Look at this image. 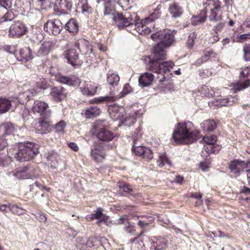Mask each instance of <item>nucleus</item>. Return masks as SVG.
Listing matches in <instances>:
<instances>
[{
  "label": "nucleus",
  "instance_id": "f257e3e1",
  "mask_svg": "<svg viewBox=\"0 0 250 250\" xmlns=\"http://www.w3.org/2000/svg\"><path fill=\"white\" fill-rule=\"evenodd\" d=\"M153 40L159 41L153 49L154 57L156 59H165V49L172 45L175 42L172 32L167 29L159 30L151 35Z\"/></svg>",
  "mask_w": 250,
  "mask_h": 250
},
{
  "label": "nucleus",
  "instance_id": "f03ea898",
  "mask_svg": "<svg viewBox=\"0 0 250 250\" xmlns=\"http://www.w3.org/2000/svg\"><path fill=\"white\" fill-rule=\"evenodd\" d=\"M199 133L192 123H179L172 134V138L177 144H188L195 141Z\"/></svg>",
  "mask_w": 250,
  "mask_h": 250
},
{
  "label": "nucleus",
  "instance_id": "7ed1b4c3",
  "mask_svg": "<svg viewBox=\"0 0 250 250\" xmlns=\"http://www.w3.org/2000/svg\"><path fill=\"white\" fill-rule=\"evenodd\" d=\"M38 153L37 145L28 142L20 144L17 149L11 147L7 150L9 158H16L21 161H29Z\"/></svg>",
  "mask_w": 250,
  "mask_h": 250
},
{
  "label": "nucleus",
  "instance_id": "20e7f679",
  "mask_svg": "<svg viewBox=\"0 0 250 250\" xmlns=\"http://www.w3.org/2000/svg\"><path fill=\"white\" fill-rule=\"evenodd\" d=\"M136 19L137 15L135 13H133L132 15L126 14L124 16L118 13L113 17V20L119 28L130 26L134 27L137 32L140 34L143 32L141 27L143 26V23H147V21L150 20V18H146L140 22L137 21Z\"/></svg>",
  "mask_w": 250,
  "mask_h": 250
},
{
  "label": "nucleus",
  "instance_id": "39448f33",
  "mask_svg": "<svg viewBox=\"0 0 250 250\" xmlns=\"http://www.w3.org/2000/svg\"><path fill=\"white\" fill-rule=\"evenodd\" d=\"M161 60L154 58L153 60L150 61L149 63L146 65V69L160 74V76L157 78L159 79L160 82H163L165 79V74L169 72L174 66V64L171 61L161 62L159 61Z\"/></svg>",
  "mask_w": 250,
  "mask_h": 250
},
{
  "label": "nucleus",
  "instance_id": "423d86ee",
  "mask_svg": "<svg viewBox=\"0 0 250 250\" xmlns=\"http://www.w3.org/2000/svg\"><path fill=\"white\" fill-rule=\"evenodd\" d=\"M204 5L206 10L210 12L208 16L210 21L216 22L222 20V6L219 0H207Z\"/></svg>",
  "mask_w": 250,
  "mask_h": 250
},
{
  "label": "nucleus",
  "instance_id": "0eeeda50",
  "mask_svg": "<svg viewBox=\"0 0 250 250\" xmlns=\"http://www.w3.org/2000/svg\"><path fill=\"white\" fill-rule=\"evenodd\" d=\"M90 155L95 162H102L105 157L104 144L100 141L95 142L91 146Z\"/></svg>",
  "mask_w": 250,
  "mask_h": 250
},
{
  "label": "nucleus",
  "instance_id": "6e6552de",
  "mask_svg": "<svg viewBox=\"0 0 250 250\" xmlns=\"http://www.w3.org/2000/svg\"><path fill=\"white\" fill-rule=\"evenodd\" d=\"M13 131V126L9 123H4L0 126V151L7 146V140L12 136Z\"/></svg>",
  "mask_w": 250,
  "mask_h": 250
},
{
  "label": "nucleus",
  "instance_id": "1a4fd4ad",
  "mask_svg": "<svg viewBox=\"0 0 250 250\" xmlns=\"http://www.w3.org/2000/svg\"><path fill=\"white\" fill-rule=\"evenodd\" d=\"M49 107L48 104L42 101H36L34 102L32 110L34 113H39L41 115V117L44 118H48L51 115V110H47Z\"/></svg>",
  "mask_w": 250,
  "mask_h": 250
},
{
  "label": "nucleus",
  "instance_id": "9d476101",
  "mask_svg": "<svg viewBox=\"0 0 250 250\" xmlns=\"http://www.w3.org/2000/svg\"><path fill=\"white\" fill-rule=\"evenodd\" d=\"M62 29V23L60 20L48 21L44 25V30L49 34L58 35Z\"/></svg>",
  "mask_w": 250,
  "mask_h": 250
},
{
  "label": "nucleus",
  "instance_id": "9b49d317",
  "mask_svg": "<svg viewBox=\"0 0 250 250\" xmlns=\"http://www.w3.org/2000/svg\"><path fill=\"white\" fill-rule=\"evenodd\" d=\"M203 140L206 143L204 148L208 153H216L221 149L220 146L216 144L217 140L216 136H206L203 138Z\"/></svg>",
  "mask_w": 250,
  "mask_h": 250
},
{
  "label": "nucleus",
  "instance_id": "f8f14e48",
  "mask_svg": "<svg viewBox=\"0 0 250 250\" xmlns=\"http://www.w3.org/2000/svg\"><path fill=\"white\" fill-rule=\"evenodd\" d=\"M250 164L239 160H234L230 161L229 164V167L231 173L235 176H239L241 172Z\"/></svg>",
  "mask_w": 250,
  "mask_h": 250
},
{
  "label": "nucleus",
  "instance_id": "ddd939ff",
  "mask_svg": "<svg viewBox=\"0 0 250 250\" xmlns=\"http://www.w3.org/2000/svg\"><path fill=\"white\" fill-rule=\"evenodd\" d=\"M55 79L60 83L66 84L73 87L79 86L81 83L80 79L74 76L67 77L60 74H57L55 76Z\"/></svg>",
  "mask_w": 250,
  "mask_h": 250
},
{
  "label": "nucleus",
  "instance_id": "4468645a",
  "mask_svg": "<svg viewBox=\"0 0 250 250\" xmlns=\"http://www.w3.org/2000/svg\"><path fill=\"white\" fill-rule=\"evenodd\" d=\"M27 31V28L21 22L18 21L12 24L9 29V35L11 37L19 38Z\"/></svg>",
  "mask_w": 250,
  "mask_h": 250
},
{
  "label": "nucleus",
  "instance_id": "2eb2a0df",
  "mask_svg": "<svg viewBox=\"0 0 250 250\" xmlns=\"http://www.w3.org/2000/svg\"><path fill=\"white\" fill-rule=\"evenodd\" d=\"M69 63L72 66L79 65L82 62L79 60V54L75 49H70L66 51L64 54Z\"/></svg>",
  "mask_w": 250,
  "mask_h": 250
},
{
  "label": "nucleus",
  "instance_id": "dca6fc26",
  "mask_svg": "<svg viewBox=\"0 0 250 250\" xmlns=\"http://www.w3.org/2000/svg\"><path fill=\"white\" fill-rule=\"evenodd\" d=\"M50 95L55 102H60L66 97L65 89L61 86L51 89Z\"/></svg>",
  "mask_w": 250,
  "mask_h": 250
},
{
  "label": "nucleus",
  "instance_id": "f3484780",
  "mask_svg": "<svg viewBox=\"0 0 250 250\" xmlns=\"http://www.w3.org/2000/svg\"><path fill=\"white\" fill-rule=\"evenodd\" d=\"M98 129L97 137L100 141L103 142L111 141L114 137V135L112 131L109 130L106 128L103 127Z\"/></svg>",
  "mask_w": 250,
  "mask_h": 250
},
{
  "label": "nucleus",
  "instance_id": "a211bd4d",
  "mask_svg": "<svg viewBox=\"0 0 250 250\" xmlns=\"http://www.w3.org/2000/svg\"><path fill=\"white\" fill-rule=\"evenodd\" d=\"M241 77H243V82L240 83V88L238 90L246 88L250 85V66L242 68L240 73Z\"/></svg>",
  "mask_w": 250,
  "mask_h": 250
},
{
  "label": "nucleus",
  "instance_id": "6ab92c4d",
  "mask_svg": "<svg viewBox=\"0 0 250 250\" xmlns=\"http://www.w3.org/2000/svg\"><path fill=\"white\" fill-rule=\"evenodd\" d=\"M75 47L80 50V51L84 55H90L93 52L91 46L88 42L84 40H81L75 43Z\"/></svg>",
  "mask_w": 250,
  "mask_h": 250
},
{
  "label": "nucleus",
  "instance_id": "aec40b11",
  "mask_svg": "<svg viewBox=\"0 0 250 250\" xmlns=\"http://www.w3.org/2000/svg\"><path fill=\"white\" fill-rule=\"evenodd\" d=\"M98 86L91 82H85L83 86L81 87L83 94L87 96H93L96 93Z\"/></svg>",
  "mask_w": 250,
  "mask_h": 250
},
{
  "label": "nucleus",
  "instance_id": "412c9836",
  "mask_svg": "<svg viewBox=\"0 0 250 250\" xmlns=\"http://www.w3.org/2000/svg\"><path fill=\"white\" fill-rule=\"evenodd\" d=\"M54 43L51 41H44L37 51V54L39 57L47 55L54 47Z\"/></svg>",
  "mask_w": 250,
  "mask_h": 250
},
{
  "label": "nucleus",
  "instance_id": "4be33fe9",
  "mask_svg": "<svg viewBox=\"0 0 250 250\" xmlns=\"http://www.w3.org/2000/svg\"><path fill=\"white\" fill-rule=\"evenodd\" d=\"M167 242L164 238H155L150 242V250H163L167 247Z\"/></svg>",
  "mask_w": 250,
  "mask_h": 250
},
{
  "label": "nucleus",
  "instance_id": "5701e85b",
  "mask_svg": "<svg viewBox=\"0 0 250 250\" xmlns=\"http://www.w3.org/2000/svg\"><path fill=\"white\" fill-rule=\"evenodd\" d=\"M238 98L234 96H229V97L218 99L213 101L214 105L218 107H222L223 106H229L237 102Z\"/></svg>",
  "mask_w": 250,
  "mask_h": 250
},
{
  "label": "nucleus",
  "instance_id": "b1692460",
  "mask_svg": "<svg viewBox=\"0 0 250 250\" xmlns=\"http://www.w3.org/2000/svg\"><path fill=\"white\" fill-rule=\"evenodd\" d=\"M153 79V75L148 72L145 73L139 78V85L142 87L148 86L152 83Z\"/></svg>",
  "mask_w": 250,
  "mask_h": 250
},
{
  "label": "nucleus",
  "instance_id": "393cba45",
  "mask_svg": "<svg viewBox=\"0 0 250 250\" xmlns=\"http://www.w3.org/2000/svg\"><path fill=\"white\" fill-rule=\"evenodd\" d=\"M140 131H141V128L138 127L136 129V131H137L138 133L136 135H135V133L134 135L133 136L134 145H133V146H132V149L133 150V151L136 155L142 156L144 152L145 149H146V147L142 146H137L135 147V146L136 142L141 136V133H140Z\"/></svg>",
  "mask_w": 250,
  "mask_h": 250
},
{
  "label": "nucleus",
  "instance_id": "a878e982",
  "mask_svg": "<svg viewBox=\"0 0 250 250\" xmlns=\"http://www.w3.org/2000/svg\"><path fill=\"white\" fill-rule=\"evenodd\" d=\"M47 118L41 117L39 119V128L38 131L42 134H46L50 132L51 128L50 127L49 123L46 120Z\"/></svg>",
  "mask_w": 250,
  "mask_h": 250
},
{
  "label": "nucleus",
  "instance_id": "bb28decb",
  "mask_svg": "<svg viewBox=\"0 0 250 250\" xmlns=\"http://www.w3.org/2000/svg\"><path fill=\"white\" fill-rule=\"evenodd\" d=\"M169 11L172 17L174 18L180 17L183 13L182 8L176 3L169 5Z\"/></svg>",
  "mask_w": 250,
  "mask_h": 250
},
{
  "label": "nucleus",
  "instance_id": "cd10ccee",
  "mask_svg": "<svg viewBox=\"0 0 250 250\" xmlns=\"http://www.w3.org/2000/svg\"><path fill=\"white\" fill-rule=\"evenodd\" d=\"M11 101L6 98H0V114L8 112L11 107Z\"/></svg>",
  "mask_w": 250,
  "mask_h": 250
},
{
  "label": "nucleus",
  "instance_id": "c85d7f7f",
  "mask_svg": "<svg viewBox=\"0 0 250 250\" xmlns=\"http://www.w3.org/2000/svg\"><path fill=\"white\" fill-rule=\"evenodd\" d=\"M156 25V22L154 21H151L150 20L147 21V23H144L143 26H142V29L143 32L141 34H148L151 32H155V26Z\"/></svg>",
  "mask_w": 250,
  "mask_h": 250
},
{
  "label": "nucleus",
  "instance_id": "c756f323",
  "mask_svg": "<svg viewBox=\"0 0 250 250\" xmlns=\"http://www.w3.org/2000/svg\"><path fill=\"white\" fill-rule=\"evenodd\" d=\"M104 1V15H112L114 12V0H103ZM99 2V0H97Z\"/></svg>",
  "mask_w": 250,
  "mask_h": 250
},
{
  "label": "nucleus",
  "instance_id": "7c9ffc66",
  "mask_svg": "<svg viewBox=\"0 0 250 250\" xmlns=\"http://www.w3.org/2000/svg\"><path fill=\"white\" fill-rule=\"evenodd\" d=\"M120 81L119 75L110 70L107 74V81L109 84L114 86L118 84Z\"/></svg>",
  "mask_w": 250,
  "mask_h": 250
},
{
  "label": "nucleus",
  "instance_id": "2f4dec72",
  "mask_svg": "<svg viewBox=\"0 0 250 250\" xmlns=\"http://www.w3.org/2000/svg\"><path fill=\"white\" fill-rule=\"evenodd\" d=\"M65 29L73 34L76 33L79 30L78 25L74 19H70L65 25Z\"/></svg>",
  "mask_w": 250,
  "mask_h": 250
},
{
  "label": "nucleus",
  "instance_id": "473e14b6",
  "mask_svg": "<svg viewBox=\"0 0 250 250\" xmlns=\"http://www.w3.org/2000/svg\"><path fill=\"white\" fill-rule=\"evenodd\" d=\"M202 127L207 131H212L216 127V122L213 120H207L204 121L202 124Z\"/></svg>",
  "mask_w": 250,
  "mask_h": 250
},
{
  "label": "nucleus",
  "instance_id": "72a5a7b5",
  "mask_svg": "<svg viewBox=\"0 0 250 250\" xmlns=\"http://www.w3.org/2000/svg\"><path fill=\"white\" fill-rule=\"evenodd\" d=\"M21 57V61L22 62H26L32 59V55L30 49L28 48H22L20 52Z\"/></svg>",
  "mask_w": 250,
  "mask_h": 250
},
{
  "label": "nucleus",
  "instance_id": "f704fd0d",
  "mask_svg": "<svg viewBox=\"0 0 250 250\" xmlns=\"http://www.w3.org/2000/svg\"><path fill=\"white\" fill-rule=\"evenodd\" d=\"M100 113L99 108L95 106H91L86 110L85 115L86 118H92L94 116L99 115Z\"/></svg>",
  "mask_w": 250,
  "mask_h": 250
},
{
  "label": "nucleus",
  "instance_id": "c9c22d12",
  "mask_svg": "<svg viewBox=\"0 0 250 250\" xmlns=\"http://www.w3.org/2000/svg\"><path fill=\"white\" fill-rule=\"evenodd\" d=\"M117 100V98L115 97L105 96L95 98L93 100L89 101V103H100L103 102H114Z\"/></svg>",
  "mask_w": 250,
  "mask_h": 250
},
{
  "label": "nucleus",
  "instance_id": "e433bc0d",
  "mask_svg": "<svg viewBox=\"0 0 250 250\" xmlns=\"http://www.w3.org/2000/svg\"><path fill=\"white\" fill-rule=\"evenodd\" d=\"M66 125V122L63 120L60 121L55 125L54 128L56 132L60 134H64L65 133V128Z\"/></svg>",
  "mask_w": 250,
  "mask_h": 250
},
{
  "label": "nucleus",
  "instance_id": "4c0bfd02",
  "mask_svg": "<svg viewBox=\"0 0 250 250\" xmlns=\"http://www.w3.org/2000/svg\"><path fill=\"white\" fill-rule=\"evenodd\" d=\"M157 163L160 167H163L166 164L171 165L170 161L167 159L165 153L161 154L159 156Z\"/></svg>",
  "mask_w": 250,
  "mask_h": 250
},
{
  "label": "nucleus",
  "instance_id": "58836bf2",
  "mask_svg": "<svg viewBox=\"0 0 250 250\" xmlns=\"http://www.w3.org/2000/svg\"><path fill=\"white\" fill-rule=\"evenodd\" d=\"M212 53L213 51L212 50L205 51L204 53V55L196 61L195 64L196 65H200L204 62H206Z\"/></svg>",
  "mask_w": 250,
  "mask_h": 250
},
{
  "label": "nucleus",
  "instance_id": "ea45409f",
  "mask_svg": "<svg viewBox=\"0 0 250 250\" xmlns=\"http://www.w3.org/2000/svg\"><path fill=\"white\" fill-rule=\"evenodd\" d=\"M142 157L143 161L145 162H149L150 160L152 159L153 157L152 150L150 148L146 147L145 149L144 152Z\"/></svg>",
  "mask_w": 250,
  "mask_h": 250
},
{
  "label": "nucleus",
  "instance_id": "a19ab883",
  "mask_svg": "<svg viewBox=\"0 0 250 250\" xmlns=\"http://www.w3.org/2000/svg\"><path fill=\"white\" fill-rule=\"evenodd\" d=\"M9 210L12 213L18 215H21L24 214L25 212L24 209L15 205H9Z\"/></svg>",
  "mask_w": 250,
  "mask_h": 250
},
{
  "label": "nucleus",
  "instance_id": "79ce46f5",
  "mask_svg": "<svg viewBox=\"0 0 250 250\" xmlns=\"http://www.w3.org/2000/svg\"><path fill=\"white\" fill-rule=\"evenodd\" d=\"M197 34L195 32L190 33L188 36L187 42V45L189 49H191L194 44V40L196 38Z\"/></svg>",
  "mask_w": 250,
  "mask_h": 250
},
{
  "label": "nucleus",
  "instance_id": "37998d69",
  "mask_svg": "<svg viewBox=\"0 0 250 250\" xmlns=\"http://www.w3.org/2000/svg\"><path fill=\"white\" fill-rule=\"evenodd\" d=\"M132 91V88L131 87L128 83H125L124 86V88L122 91L120 93L119 96H114L117 99L121 98L124 97L125 95L131 93Z\"/></svg>",
  "mask_w": 250,
  "mask_h": 250
},
{
  "label": "nucleus",
  "instance_id": "c03bdc74",
  "mask_svg": "<svg viewBox=\"0 0 250 250\" xmlns=\"http://www.w3.org/2000/svg\"><path fill=\"white\" fill-rule=\"evenodd\" d=\"M161 8V5H158L157 8L154 9V11L151 14L150 17L148 18H150V20L151 21H154V19H158L159 18L161 13L160 11Z\"/></svg>",
  "mask_w": 250,
  "mask_h": 250
},
{
  "label": "nucleus",
  "instance_id": "a18cd8bd",
  "mask_svg": "<svg viewBox=\"0 0 250 250\" xmlns=\"http://www.w3.org/2000/svg\"><path fill=\"white\" fill-rule=\"evenodd\" d=\"M206 20V16L201 17L200 16H196L192 18L191 20V23L193 25H197L204 22Z\"/></svg>",
  "mask_w": 250,
  "mask_h": 250
},
{
  "label": "nucleus",
  "instance_id": "49530a36",
  "mask_svg": "<svg viewBox=\"0 0 250 250\" xmlns=\"http://www.w3.org/2000/svg\"><path fill=\"white\" fill-rule=\"evenodd\" d=\"M15 18L14 13L11 11H8L0 20V22L11 21Z\"/></svg>",
  "mask_w": 250,
  "mask_h": 250
},
{
  "label": "nucleus",
  "instance_id": "de8ad7c7",
  "mask_svg": "<svg viewBox=\"0 0 250 250\" xmlns=\"http://www.w3.org/2000/svg\"><path fill=\"white\" fill-rule=\"evenodd\" d=\"M124 231L126 233L132 234L135 231V227L128 222L125 225Z\"/></svg>",
  "mask_w": 250,
  "mask_h": 250
},
{
  "label": "nucleus",
  "instance_id": "09e8293b",
  "mask_svg": "<svg viewBox=\"0 0 250 250\" xmlns=\"http://www.w3.org/2000/svg\"><path fill=\"white\" fill-rule=\"evenodd\" d=\"M37 87L41 89H46L48 86L47 81L45 79H39L36 83Z\"/></svg>",
  "mask_w": 250,
  "mask_h": 250
},
{
  "label": "nucleus",
  "instance_id": "8fccbe9b",
  "mask_svg": "<svg viewBox=\"0 0 250 250\" xmlns=\"http://www.w3.org/2000/svg\"><path fill=\"white\" fill-rule=\"evenodd\" d=\"M61 7L65 8L67 11H70L72 8V1L71 0H62Z\"/></svg>",
  "mask_w": 250,
  "mask_h": 250
},
{
  "label": "nucleus",
  "instance_id": "3c124183",
  "mask_svg": "<svg viewBox=\"0 0 250 250\" xmlns=\"http://www.w3.org/2000/svg\"><path fill=\"white\" fill-rule=\"evenodd\" d=\"M52 0H38L39 4L42 9H46L50 6Z\"/></svg>",
  "mask_w": 250,
  "mask_h": 250
},
{
  "label": "nucleus",
  "instance_id": "603ef678",
  "mask_svg": "<svg viewBox=\"0 0 250 250\" xmlns=\"http://www.w3.org/2000/svg\"><path fill=\"white\" fill-rule=\"evenodd\" d=\"M244 59L246 61H250V44L246 45L244 48Z\"/></svg>",
  "mask_w": 250,
  "mask_h": 250
},
{
  "label": "nucleus",
  "instance_id": "864d4df0",
  "mask_svg": "<svg viewBox=\"0 0 250 250\" xmlns=\"http://www.w3.org/2000/svg\"><path fill=\"white\" fill-rule=\"evenodd\" d=\"M13 0H0V5L7 9L11 7Z\"/></svg>",
  "mask_w": 250,
  "mask_h": 250
},
{
  "label": "nucleus",
  "instance_id": "5fc2aeb1",
  "mask_svg": "<svg viewBox=\"0 0 250 250\" xmlns=\"http://www.w3.org/2000/svg\"><path fill=\"white\" fill-rule=\"evenodd\" d=\"M120 191L122 193V191L129 193L132 191L131 186L128 185H124L119 186Z\"/></svg>",
  "mask_w": 250,
  "mask_h": 250
},
{
  "label": "nucleus",
  "instance_id": "6e6d98bb",
  "mask_svg": "<svg viewBox=\"0 0 250 250\" xmlns=\"http://www.w3.org/2000/svg\"><path fill=\"white\" fill-rule=\"evenodd\" d=\"M127 222H128V219L127 217L126 216H123L116 220L115 224L116 225L125 224V225Z\"/></svg>",
  "mask_w": 250,
  "mask_h": 250
},
{
  "label": "nucleus",
  "instance_id": "4d7b16f0",
  "mask_svg": "<svg viewBox=\"0 0 250 250\" xmlns=\"http://www.w3.org/2000/svg\"><path fill=\"white\" fill-rule=\"evenodd\" d=\"M93 9L87 3L83 4L82 7V11L83 13H86L90 14L92 12Z\"/></svg>",
  "mask_w": 250,
  "mask_h": 250
},
{
  "label": "nucleus",
  "instance_id": "13d9d810",
  "mask_svg": "<svg viewBox=\"0 0 250 250\" xmlns=\"http://www.w3.org/2000/svg\"><path fill=\"white\" fill-rule=\"evenodd\" d=\"M135 122L136 119L134 118L133 116H132L129 117V118H127L126 119H125L123 122V124L125 125L130 126L133 125V124L135 123Z\"/></svg>",
  "mask_w": 250,
  "mask_h": 250
},
{
  "label": "nucleus",
  "instance_id": "bf43d9fd",
  "mask_svg": "<svg viewBox=\"0 0 250 250\" xmlns=\"http://www.w3.org/2000/svg\"><path fill=\"white\" fill-rule=\"evenodd\" d=\"M224 26V22H220L218 24L214 26L213 30L215 33L221 30Z\"/></svg>",
  "mask_w": 250,
  "mask_h": 250
},
{
  "label": "nucleus",
  "instance_id": "052dcab7",
  "mask_svg": "<svg viewBox=\"0 0 250 250\" xmlns=\"http://www.w3.org/2000/svg\"><path fill=\"white\" fill-rule=\"evenodd\" d=\"M209 167V163L208 162H202L200 164V168L203 171H206Z\"/></svg>",
  "mask_w": 250,
  "mask_h": 250
},
{
  "label": "nucleus",
  "instance_id": "680f3d73",
  "mask_svg": "<svg viewBox=\"0 0 250 250\" xmlns=\"http://www.w3.org/2000/svg\"><path fill=\"white\" fill-rule=\"evenodd\" d=\"M219 39L220 38L218 35V33H217L209 38V41L210 43L213 44L218 42L219 40Z\"/></svg>",
  "mask_w": 250,
  "mask_h": 250
},
{
  "label": "nucleus",
  "instance_id": "e2e57ef3",
  "mask_svg": "<svg viewBox=\"0 0 250 250\" xmlns=\"http://www.w3.org/2000/svg\"><path fill=\"white\" fill-rule=\"evenodd\" d=\"M95 216H96V219H98L99 220L101 219V218H102L104 214L102 212V209L100 208L97 209V210L95 211Z\"/></svg>",
  "mask_w": 250,
  "mask_h": 250
},
{
  "label": "nucleus",
  "instance_id": "0e129e2a",
  "mask_svg": "<svg viewBox=\"0 0 250 250\" xmlns=\"http://www.w3.org/2000/svg\"><path fill=\"white\" fill-rule=\"evenodd\" d=\"M37 94L36 90L34 89H31L27 91V96L29 98L32 97L34 95H35Z\"/></svg>",
  "mask_w": 250,
  "mask_h": 250
},
{
  "label": "nucleus",
  "instance_id": "69168bd1",
  "mask_svg": "<svg viewBox=\"0 0 250 250\" xmlns=\"http://www.w3.org/2000/svg\"><path fill=\"white\" fill-rule=\"evenodd\" d=\"M68 146L71 148H72L75 151H77L79 150L78 146L74 143H70L69 144Z\"/></svg>",
  "mask_w": 250,
  "mask_h": 250
},
{
  "label": "nucleus",
  "instance_id": "338daca9",
  "mask_svg": "<svg viewBox=\"0 0 250 250\" xmlns=\"http://www.w3.org/2000/svg\"><path fill=\"white\" fill-rule=\"evenodd\" d=\"M250 38V35L248 34H244L241 35L239 37V40L242 41H244L246 39Z\"/></svg>",
  "mask_w": 250,
  "mask_h": 250
},
{
  "label": "nucleus",
  "instance_id": "774afa93",
  "mask_svg": "<svg viewBox=\"0 0 250 250\" xmlns=\"http://www.w3.org/2000/svg\"><path fill=\"white\" fill-rule=\"evenodd\" d=\"M0 210L1 211L7 212L9 210V206L6 205H0Z\"/></svg>",
  "mask_w": 250,
  "mask_h": 250
}]
</instances>
